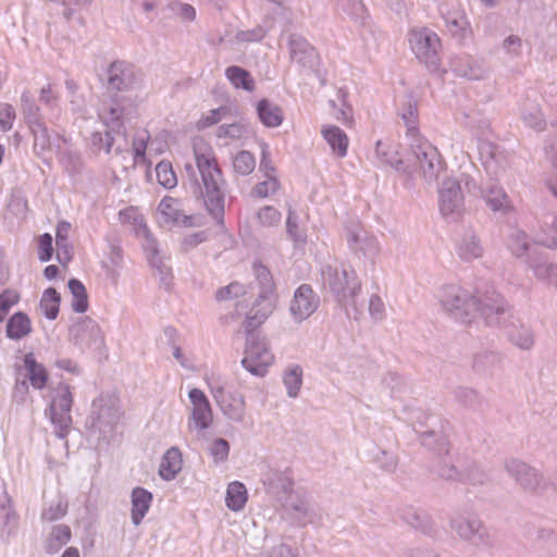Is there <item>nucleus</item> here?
<instances>
[{
  "mask_svg": "<svg viewBox=\"0 0 557 557\" xmlns=\"http://www.w3.org/2000/svg\"><path fill=\"white\" fill-rule=\"evenodd\" d=\"M196 168L190 163L184 166L188 188L196 199H201L206 211L218 226H224L227 183L214 157L195 150Z\"/></svg>",
  "mask_w": 557,
  "mask_h": 557,
  "instance_id": "obj_1",
  "label": "nucleus"
},
{
  "mask_svg": "<svg viewBox=\"0 0 557 557\" xmlns=\"http://www.w3.org/2000/svg\"><path fill=\"white\" fill-rule=\"evenodd\" d=\"M321 281L336 302L348 312L352 307L357 312V296L361 292V282L354 269L344 264H325L321 268Z\"/></svg>",
  "mask_w": 557,
  "mask_h": 557,
  "instance_id": "obj_2",
  "label": "nucleus"
},
{
  "mask_svg": "<svg viewBox=\"0 0 557 557\" xmlns=\"http://www.w3.org/2000/svg\"><path fill=\"white\" fill-rule=\"evenodd\" d=\"M449 527L460 541L475 547L493 548L497 543L495 531L487 527L474 511H454L449 516Z\"/></svg>",
  "mask_w": 557,
  "mask_h": 557,
  "instance_id": "obj_3",
  "label": "nucleus"
},
{
  "mask_svg": "<svg viewBox=\"0 0 557 557\" xmlns=\"http://www.w3.org/2000/svg\"><path fill=\"white\" fill-rule=\"evenodd\" d=\"M122 418L120 398L114 393H101L94 401L87 420L88 429L99 438L110 441Z\"/></svg>",
  "mask_w": 557,
  "mask_h": 557,
  "instance_id": "obj_4",
  "label": "nucleus"
},
{
  "mask_svg": "<svg viewBox=\"0 0 557 557\" xmlns=\"http://www.w3.org/2000/svg\"><path fill=\"white\" fill-rule=\"evenodd\" d=\"M442 308L455 320L468 324L475 318V295L455 284H448L440 290Z\"/></svg>",
  "mask_w": 557,
  "mask_h": 557,
  "instance_id": "obj_5",
  "label": "nucleus"
},
{
  "mask_svg": "<svg viewBox=\"0 0 557 557\" xmlns=\"http://www.w3.org/2000/svg\"><path fill=\"white\" fill-rule=\"evenodd\" d=\"M475 300V317L479 314L487 326L503 327L512 318L511 306L496 290L478 292Z\"/></svg>",
  "mask_w": 557,
  "mask_h": 557,
  "instance_id": "obj_6",
  "label": "nucleus"
},
{
  "mask_svg": "<svg viewBox=\"0 0 557 557\" xmlns=\"http://www.w3.org/2000/svg\"><path fill=\"white\" fill-rule=\"evenodd\" d=\"M73 394L69 384L60 382L51 394L48 408L51 423L54 425L55 435L65 438L72 424L71 409Z\"/></svg>",
  "mask_w": 557,
  "mask_h": 557,
  "instance_id": "obj_7",
  "label": "nucleus"
},
{
  "mask_svg": "<svg viewBox=\"0 0 557 557\" xmlns=\"http://www.w3.org/2000/svg\"><path fill=\"white\" fill-rule=\"evenodd\" d=\"M504 469L522 490L531 494L542 495L550 486L540 470L518 458L506 459Z\"/></svg>",
  "mask_w": 557,
  "mask_h": 557,
  "instance_id": "obj_8",
  "label": "nucleus"
},
{
  "mask_svg": "<svg viewBox=\"0 0 557 557\" xmlns=\"http://www.w3.org/2000/svg\"><path fill=\"white\" fill-rule=\"evenodd\" d=\"M409 44L417 59L431 72L440 69L441 39L436 33L428 28L412 29L409 34Z\"/></svg>",
  "mask_w": 557,
  "mask_h": 557,
  "instance_id": "obj_9",
  "label": "nucleus"
},
{
  "mask_svg": "<svg viewBox=\"0 0 557 557\" xmlns=\"http://www.w3.org/2000/svg\"><path fill=\"white\" fill-rule=\"evenodd\" d=\"M273 361L274 356L270 351L264 337L260 335L247 337L242 364L248 372L256 376H264Z\"/></svg>",
  "mask_w": 557,
  "mask_h": 557,
  "instance_id": "obj_10",
  "label": "nucleus"
},
{
  "mask_svg": "<svg viewBox=\"0 0 557 557\" xmlns=\"http://www.w3.org/2000/svg\"><path fill=\"white\" fill-rule=\"evenodd\" d=\"M411 154L425 182H435L444 170V162L437 149L429 141L414 139V143L411 144Z\"/></svg>",
  "mask_w": 557,
  "mask_h": 557,
  "instance_id": "obj_11",
  "label": "nucleus"
},
{
  "mask_svg": "<svg viewBox=\"0 0 557 557\" xmlns=\"http://www.w3.org/2000/svg\"><path fill=\"white\" fill-rule=\"evenodd\" d=\"M125 108L119 104H112L108 111L100 115L103 119L107 129L104 133L95 132L91 134V146L97 150L109 153L111 151L114 137L113 134H120L124 127Z\"/></svg>",
  "mask_w": 557,
  "mask_h": 557,
  "instance_id": "obj_12",
  "label": "nucleus"
},
{
  "mask_svg": "<svg viewBox=\"0 0 557 557\" xmlns=\"http://www.w3.org/2000/svg\"><path fill=\"white\" fill-rule=\"evenodd\" d=\"M280 504L285 513L294 519L300 527L320 520V515L315 506L308 499L305 493L293 490Z\"/></svg>",
  "mask_w": 557,
  "mask_h": 557,
  "instance_id": "obj_13",
  "label": "nucleus"
},
{
  "mask_svg": "<svg viewBox=\"0 0 557 557\" xmlns=\"http://www.w3.org/2000/svg\"><path fill=\"white\" fill-rule=\"evenodd\" d=\"M70 339L81 348L101 349L104 336L99 324L89 317L81 319L69 330Z\"/></svg>",
  "mask_w": 557,
  "mask_h": 557,
  "instance_id": "obj_14",
  "label": "nucleus"
},
{
  "mask_svg": "<svg viewBox=\"0 0 557 557\" xmlns=\"http://www.w3.org/2000/svg\"><path fill=\"white\" fill-rule=\"evenodd\" d=\"M267 495L280 503L294 490V473L290 468L284 470L269 468L261 478Z\"/></svg>",
  "mask_w": 557,
  "mask_h": 557,
  "instance_id": "obj_15",
  "label": "nucleus"
},
{
  "mask_svg": "<svg viewBox=\"0 0 557 557\" xmlns=\"http://www.w3.org/2000/svg\"><path fill=\"white\" fill-rule=\"evenodd\" d=\"M109 91L131 90L138 82V72L132 63L123 60L112 62L107 70Z\"/></svg>",
  "mask_w": 557,
  "mask_h": 557,
  "instance_id": "obj_16",
  "label": "nucleus"
},
{
  "mask_svg": "<svg viewBox=\"0 0 557 557\" xmlns=\"http://www.w3.org/2000/svg\"><path fill=\"white\" fill-rule=\"evenodd\" d=\"M320 306V296L311 285L301 284L296 288L289 305V312L296 322H302L311 317Z\"/></svg>",
  "mask_w": 557,
  "mask_h": 557,
  "instance_id": "obj_17",
  "label": "nucleus"
},
{
  "mask_svg": "<svg viewBox=\"0 0 557 557\" xmlns=\"http://www.w3.org/2000/svg\"><path fill=\"white\" fill-rule=\"evenodd\" d=\"M440 210L445 218H457L463 211V195L460 182L447 178L438 189Z\"/></svg>",
  "mask_w": 557,
  "mask_h": 557,
  "instance_id": "obj_18",
  "label": "nucleus"
},
{
  "mask_svg": "<svg viewBox=\"0 0 557 557\" xmlns=\"http://www.w3.org/2000/svg\"><path fill=\"white\" fill-rule=\"evenodd\" d=\"M188 397L193 405L191 414L189 417L188 428H195L199 431L207 430L212 423V409L211 405L199 388H191Z\"/></svg>",
  "mask_w": 557,
  "mask_h": 557,
  "instance_id": "obj_19",
  "label": "nucleus"
},
{
  "mask_svg": "<svg viewBox=\"0 0 557 557\" xmlns=\"http://www.w3.org/2000/svg\"><path fill=\"white\" fill-rule=\"evenodd\" d=\"M451 71L460 77L470 81H481L487 75V66L482 59H476L467 53L456 54L449 62Z\"/></svg>",
  "mask_w": 557,
  "mask_h": 557,
  "instance_id": "obj_20",
  "label": "nucleus"
},
{
  "mask_svg": "<svg viewBox=\"0 0 557 557\" xmlns=\"http://www.w3.org/2000/svg\"><path fill=\"white\" fill-rule=\"evenodd\" d=\"M479 150L482 164L491 176L497 178L508 169V156L499 146L486 141Z\"/></svg>",
  "mask_w": 557,
  "mask_h": 557,
  "instance_id": "obj_21",
  "label": "nucleus"
},
{
  "mask_svg": "<svg viewBox=\"0 0 557 557\" xmlns=\"http://www.w3.org/2000/svg\"><path fill=\"white\" fill-rule=\"evenodd\" d=\"M349 248L360 251L367 257H373L379 251V243L374 235L368 233L357 223H349L345 227Z\"/></svg>",
  "mask_w": 557,
  "mask_h": 557,
  "instance_id": "obj_22",
  "label": "nucleus"
},
{
  "mask_svg": "<svg viewBox=\"0 0 557 557\" xmlns=\"http://www.w3.org/2000/svg\"><path fill=\"white\" fill-rule=\"evenodd\" d=\"M218 406L228 419L242 422L245 417V401L242 395L226 393L223 387L212 388Z\"/></svg>",
  "mask_w": 557,
  "mask_h": 557,
  "instance_id": "obj_23",
  "label": "nucleus"
},
{
  "mask_svg": "<svg viewBox=\"0 0 557 557\" xmlns=\"http://www.w3.org/2000/svg\"><path fill=\"white\" fill-rule=\"evenodd\" d=\"M506 331L509 341L522 350H530L534 345V335L530 326L523 324L519 318H512L502 327Z\"/></svg>",
  "mask_w": 557,
  "mask_h": 557,
  "instance_id": "obj_24",
  "label": "nucleus"
},
{
  "mask_svg": "<svg viewBox=\"0 0 557 557\" xmlns=\"http://www.w3.org/2000/svg\"><path fill=\"white\" fill-rule=\"evenodd\" d=\"M438 460L433 465L432 471L441 479L461 482V465L463 455L451 454L448 448V455L437 456Z\"/></svg>",
  "mask_w": 557,
  "mask_h": 557,
  "instance_id": "obj_25",
  "label": "nucleus"
},
{
  "mask_svg": "<svg viewBox=\"0 0 557 557\" xmlns=\"http://www.w3.org/2000/svg\"><path fill=\"white\" fill-rule=\"evenodd\" d=\"M253 274L258 286L260 288V293L256 300V306H260L267 301L276 302V287L273 281L272 273L270 270L263 265L261 262H253L252 264Z\"/></svg>",
  "mask_w": 557,
  "mask_h": 557,
  "instance_id": "obj_26",
  "label": "nucleus"
},
{
  "mask_svg": "<svg viewBox=\"0 0 557 557\" xmlns=\"http://www.w3.org/2000/svg\"><path fill=\"white\" fill-rule=\"evenodd\" d=\"M290 57L302 66L312 67L317 59L314 48L304 37L292 34L288 38Z\"/></svg>",
  "mask_w": 557,
  "mask_h": 557,
  "instance_id": "obj_27",
  "label": "nucleus"
},
{
  "mask_svg": "<svg viewBox=\"0 0 557 557\" xmlns=\"http://www.w3.org/2000/svg\"><path fill=\"white\" fill-rule=\"evenodd\" d=\"M481 197L485 200L487 207L494 212L506 214L513 208L508 195L497 183H491L484 187Z\"/></svg>",
  "mask_w": 557,
  "mask_h": 557,
  "instance_id": "obj_28",
  "label": "nucleus"
},
{
  "mask_svg": "<svg viewBox=\"0 0 557 557\" xmlns=\"http://www.w3.org/2000/svg\"><path fill=\"white\" fill-rule=\"evenodd\" d=\"M528 265L539 280L548 285L557 286V263L543 259L537 249L532 250V255L529 256Z\"/></svg>",
  "mask_w": 557,
  "mask_h": 557,
  "instance_id": "obj_29",
  "label": "nucleus"
},
{
  "mask_svg": "<svg viewBox=\"0 0 557 557\" xmlns=\"http://www.w3.org/2000/svg\"><path fill=\"white\" fill-rule=\"evenodd\" d=\"M442 16L445 21L446 28L453 37L463 40L471 35L470 24L461 10H448L444 12L441 10Z\"/></svg>",
  "mask_w": 557,
  "mask_h": 557,
  "instance_id": "obj_30",
  "label": "nucleus"
},
{
  "mask_svg": "<svg viewBox=\"0 0 557 557\" xmlns=\"http://www.w3.org/2000/svg\"><path fill=\"white\" fill-rule=\"evenodd\" d=\"M504 356L494 350H483L473 356L472 369L481 375H492L503 366Z\"/></svg>",
  "mask_w": 557,
  "mask_h": 557,
  "instance_id": "obj_31",
  "label": "nucleus"
},
{
  "mask_svg": "<svg viewBox=\"0 0 557 557\" xmlns=\"http://www.w3.org/2000/svg\"><path fill=\"white\" fill-rule=\"evenodd\" d=\"M152 499V493L149 492L148 490L139 486L133 488L131 494V517L133 524L139 525L141 523L144 517L146 516L151 506Z\"/></svg>",
  "mask_w": 557,
  "mask_h": 557,
  "instance_id": "obj_32",
  "label": "nucleus"
},
{
  "mask_svg": "<svg viewBox=\"0 0 557 557\" xmlns=\"http://www.w3.org/2000/svg\"><path fill=\"white\" fill-rule=\"evenodd\" d=\"M24 368L26 370V380H28L35 389H42L46 387L49 373L44 364L39 363L33 352L24 356Z\"/></svg>",
  "mask_w": 557,
  "mask_h": 557,
  "instance_id": "obj_33",
  "label": "nucleus"
},
{
  "mask_svg": "<svg viewBox=\"0 0 557 557\" xmlns=\"http://www.w3.org/2000/svg\"><path fill=\"white\" fill-rule=\"evenodd\" d=\"M375 156L380 162L394 168L396 171L410 172L409 164L400 158L398 150L387 143L376 141Z\"/></svg>",
  "mask_w": 557,
  "mask_h": 557,
  "instance_id": "obj_34",
  "label": "nucleus"
},
{
  "mask_svg": "<svg viewBox=\"0 0 557 557\" xmlns=\"http://www.w3.org/2000/svg\"><path fill=\"white\" fill-rule=\"evenodd\" d=\"M32 331V321L29 317L23 311L13 313L7 321L5 336L9 339H23L24 337L28 336Z\"/></svg>",
  "mask_w": 557,
  "mask_h": 557,
  "instance_id": "obj_35",
  "label": "nucleus"
},
{
  "mask_svg": "<svg viewBox=\"0 0 557 557\" xmlns=\"http://www.w3.org/2000/svg\"><path fill=\"white\" fill-rule=\"evenodd\" d=\"M455 400L465 409L480 411L486 405V399L476 389L468 386H458L453 392Z\"/></svg>",
  "mask_w": 557,
  "mask_h": 557,
  "instance_id": "obj_36",
  "label": "nucleus"
},
{
  "mask_svg": "<svg viewBox=\"0 0 557 557\" xmlns=\"http://www.w3.org/2000/svg\"><path fill=\"white\" fill-rule=\"evenodd\" d=\"M520 116L527 126L536 131L543 132L546 128V120L542 112L541 107L529 99H525L520 108Z\"/></svg>",
  "mask_w": 557,
  "mask_h": 557,
  "instance_id": "obj_37",
  "label": "nucleus"
},
{
  "mask_svg": "<svg viewBox=\"0 0 557 557\" xmlns=\"http://www.w3.org/2000/svg\"><path fill=\"white\" fill-rule=\"evenodd\" d=\"M322 135L338 158L347 154L349 139L343 129L335 125L323 126Z\"/></svg>",
  "mask_w": 557,
  "mask_h": 557,
  "instance_id": "obj_38",
  "label": "nucleus"
},
{
  "mask_svg": "<svg viewBox=\"0 0 557 557\" xmlns=\"http://www.w3.org/2000/svg\"><path fill=\"white\" fill-rule=\"evenodd\" d=\"M458 255L465 261H472L483 256V247L476 234L468 230L458 245Z\"/></svg>",
  "mask_w": 557,
  "mask_h": 557,
  "instance_id": "obj_39",
  "label": "nucleus"
},
{
  "mask_svg": "<svg viewBox=\"0 0 557 557\" xmlns=\"http://www.w3.org/2000/svg\"><path fill=\"white\" fill-rule=\"evenodd\" d=\"M182 454L177 447L169 448L162 457L159 474L165 481L175 479L182 469Z\"/></svg>",
  "mask_w": 557,
  "mask_h": 557,
  "instance_id": "obj_40",
  "label": "nucleus"
},
{
  "mask_svg": "<svg viewBox=\"0 0 557 557\" xmlns=\"http://www.w3.org/2000/svg\"><path fill=\"white\" fill-rule=\"evenodd\" d=\"M403 519L406 523L421 533L435 537L437 535V529L432 519L424 512H419L413 509H408L404 512Z\"/></svg>",
  "mask_w": 557,
  "mask_h": 557,
  "instance_id": "obj_41",
  "label": "nucleus"
},
{
  "mask_svg": "<svg viewBox=\"0 0 557 557\" xmlns=\"http://www.w3.org/2000/svg\"><path fill=\"white\" fill-rule=\"evenodd\" d=\"M257 113L261 123L267 127H277L284 120L282 109L268 99H261L258 102Z\"/></svg>",
  "mask_w": 557,
  "mask_h": 557,
  "instance_id": "obj_42",
  "label": "nucleus"
},
{
  "mask_svg": "<svg viewBox=\"0 0 557 557\" xmlns=\"http://www.w3.org/2000/svg\"><path fill=\"white\" fill-rule=\"evenodd\" d=\"M72 537L71 528L66 524H55L52 527L49 536L45 543V550L48 554H57Z\"/></svg>",
  "mask_w": 557,
  "mask_h": 557,
  "instance_id": "obj_43",
  "label": "nucleus"
},
{
  "mask_svg": "<svg viewBox=\"0 0 557 557\" xmlns=\"http://www.w3.org/2000/svg\"><path fill=\"white\" fill-rule=\"evenodd\" d=\"M257 308L252 315H247L244 322V329L247 337L250 335H259L256 333V329H258L274 311L275 305L273 301H267L260 306H256Z\"/></svg>",
  "mask_w": 557,
  "mask_h": 557,
  "instance_id": "obj_44",
  "label": "nucleus"
},
{
  "mask_svg": "<svg viewBox=\"0 0 557 557\" xmlns=\"http://www.w3.org/2000/svg\"><path fill=\"white\" fill-rule=\"evenodd\" d=\"M461 482L468 481L473 485H482L488 480L487 473L481 469L479 463L463 455L461 465Z\"/></svg>",
  "mask_w": 557,
  "mask_h": 557,
  "instance_id": "obj_45",
  "label": "nucleus"
},
{
  "mask_svg": "<svg viewBox=\"0 0 557 557\" xmlns=\"http://www.w3.org/2000/svg\"><path fill=\"white\" fill-rule=\"evenodd\" d=\"M21 112L28 126L44 122L40 108L36 102L34 95L29 90H24L21 96Z\"/></svg>",
  "mask_w": 557,
  "mask_h": 557,
  "instance_id": "obj_46",
  "label": "nucleus"
},
{
  "mask_svg": "<svg viewBox=\"0 0 557 557\" xmlns=\"http://www.w3.org/2000/svg\"><path fill=\"white\" fill-rule=\"evenodd\" d=\"M247 502V488L238 481L228 484L226 490L225 503L228 509L233 511L242 510Z\"/></svg>",
  "mask_w": 557,
  "mask_h": 557,
  "instance_id": "obj_47",
  "label": "nucleus"
},
{
  "mask_svg": "<svg viewBox=\"0 0 557 557\" xmlns=\"http://www.w3.org/2000/svg\"><path fill=\"white\" fill-rule=\"evenodd\" d=\"M508 247L513 256L517 258L525 257L528 263L529 256L532 255L534 248L530 247L528 235L521 230H515L508 237Z\"/></svg>",
  "mask_w": 557,
  "mask_h": 557,
  "instance_id": "obj_48",
  "label": "nucleus"
},
{
  "mask_svg": "<svg viewBox=\"0 0 557 557\" xmlns=\"http://www.w3.org/2000/svg\"><path fill=\"white\" fill-rule=\"evenodd\" d=\"M0 532L1 535L10 536L17 527L18 516L13 508L12 499L7 495L5 502L0 506Z\"/></svg>",
  "mask_w": 557,
  "mask_h": 557,
  "instance_id": "obj_49",
  "label": "nucleus"
},
{
  "mask_svg": "<svg viewBox=\"0 0 557 557\" xmlns=\"http://www.w3.org/2000/svg\"><path fill=\"white\" fill-rule=\"evenodd\" d=\"M225 76L235 88H243L246 91L255 89V79L251 74L240 66H228L225 71Z\"/></svg>",
  "mask_w": 557,
  "mask_h": 557,
  "instance_id": "obj_50",
  "label": "nucleus"
},
{
  "mask_svg": "<svg viewBox=\"0 0 557 557\" xmlns=\"http://www.w3.org/2000/svg\"><path fill=\"white\" fill-rule=\"evenodd\" d=\"M67 286L73 296L71 304L73 311L77 313L86 312L88 309V295L84 284L77 278H71Z\"/></svg>",
  "mask_w": 557,
  "mask_h": 557,
  "instance_id": "obj_51",
  "label": "nucleus"
},
{
  "mask_svg": "<svg viewBox=\"0 0 557 557\" xmlns=\"http://www.w3.org/2000/svg\"><path fill=\"white\" fill-rule=\"evenodd\" d=\"M61 296L55 288L49 287L44 290L40 299V309L48 320L57 319L59 314V307Z\"/></svg>",
  "mask_w": 557,
  "mask_h": 557,
  "instance_id": "obj_52",
  "label": "nucleus"
},
{
  "mask_svg": "<svg viewBox=\"0 0 557 557\" xmlns=\"http://www.w3.org/2000/svg\"><path fill=\"white\" fill-rule=\"evenodd\" d=\"M420 441L424 447L433 450L437 456L448 455L449 443L444 435L434 431H425L421 433Z\"/></svg>",
  "mask_w": 557,
  "mask_h": 557,
  "instance_id": "obj_53",
  "label": "nucleus"
},
{
  "mask_svg": "<svg viewBox=\"0 0 557 557\" xmlns=\"http://www.w3.org/2000/svg\"><path fill=\"white\" fill-rule=\"evenodd\" d=\"M34 137V151L39 154L51 148V138L45 121L28 126Z\"/></svg>",
  "mask_w": 557,
  "mask_h": 557,
  "instance_id": "obj_54",
  "label": "nucleus"
},
{
  "mask_svg": "<svg viewBox=\"0 0 557 557\" xmlns=\"http://www.w3.org/2000/svg\"><path fill=\"white\" fill-rule=\"evenodd\" d=\"M146 249L151 253L149 256L150 265L158 271L161 281L165 282L171 276V268L168 267L159 256L156 239L150 238L148 235Z\"/></svg>",
  "mask_w": 557,
  "mask_h": 557,
  "instance_id": "obj_55",
  "label": "nucleus"
},
{
  "mask_svg": "<svg viewBox=\"0 0 557 557\" xmlns=\"http://www.w3.org/2000/svg\"><path fill=\"white\" fill-rule=\"evenodd\" d=\"M371 458L381 470L387 473H394L398 467V457L389 450L376 448L371 451Z\"/></svg>",
  "mask_w": 557,
  "mask_h": 557,
  "instance_id": "obj_56",
  "label": "nucleus"
},
{
  "mask_svg": "<svg viewBox=\"0 0 557 557\" xmlns=\"http://www.w3.org/2000/svg\"><path fill=\"white\" fill-rule=\"evenodd\" d=\"M60 163L70 175H75L83 170V158L78 151L65 149L60 151Z\"/></svg>",
  "mask_w": 557,
  "mask_h": 557,
  "instance_id": "obj_57",
  "label": "nucleus"
},
{
  "mask_svg": "<svg viewBox=\"0 0 557 557\" xmlns=\"http://www.w3.org/2000/svg\"><path fill=\"white\" fill-rule=\"evenodd\" d=\"M284 385L287 388V395L292 398L298 396L302 385V369L300 366H295L285 372L283 377Z\"/></svg>",
  "mask_w": 557,
  "mask_h": 557,
  "instance_id": "obj_58",
  "label": "nucleus"
},
{
  "mask_svg": "<svg viewBox=\"0 0 557 557\" xmlns=\"http://www.w3.org/2000/svg\"><path fill=\"white\" fill-rule=\"evenodd\" d=\"M158 183L166 189L177 185V177L170 161L162 160L156 166Z\"/></svg>",
  "mask_w": 557,
  "mask_h": 557,
  "instance_id": "obj_59",
  "label": "nucleus"
},
{
  "mask_svg": "<svg viewBox=\"0 0 557 557\" xmlns=\"http://www.w3.org/2000/svg\"><path fill=\"white\" fill-rule=\"evenodd\" d=\"M233 168L237 174L248 175L256 168V159L250 151L242 150L233 159Z\"/></svg>",
  "mask_w": 557,
  "mask_h": 557,
  "instance_id": "obj_60",
  "label": "nucleus"
},
{
  "mask_svg": "<svg viewBox=\"0 0 557 557\" xmlns=\"http://www.w3.org/2000/svg\"><path fill=\"white\" fill-rule=\"evenodd\" d=\"M286 233L288 237L296 243L306 242V232L300 228L298 224V215L290 206L288 207V215L286 219Z\"/></svg>",
  "mask_w": 557,
  "mask_h": 557,
  "instance_id": "obj_61",
  "label": "nucleus"
},
{
  "mask_svg": "<svg viewBox=\"0 0 557 557\" xmlns=\"http://www.w3.org/2000/svg\"><path fill=\"white\" fill-rule=\"evenodd\" d=\"M67 504L62 499L50 503L41 512V520L45 522H53L60 520L66 515Z\"/></svg>",
  "mask_w": 557,
  "mask_h": 557,
  "instance_id": "obj_62",
  "label": "nucleus"
},
{
  "mask_svg": "<svg viewBox=\"0 0 557 557\" xmlns=\"http://www.w3.org/2000/svg\"><path fill=\"white\" fill-rule=\"evenodd\" d=\"M247 293L246 286L239 282H232L227 286L221 287L215 293L218 301H225L244 296Z\"/></svg>",
  "mask_w": 557,
  "mask_h": 557,
  "instance_id": "obj_63",
  "label": "nucleus"
},
{
  "mask_svg": "<svg viewBox=\"0 0 557 557\" xmlns=\"http://www.w3.org/2000/svg\"><path fill=\"white\" fill-rule=\"evenodd\" d=\"M158 210L161 214L171 220L172 222H178L181 216V210L178 208V200L170 196H165L159 203Z\"/></svg>",
  "mask_w": 557,
  "mask_h": 557,
  "instance_id": "obj_64",
  "label": "nucleus"
}]
</instances>
